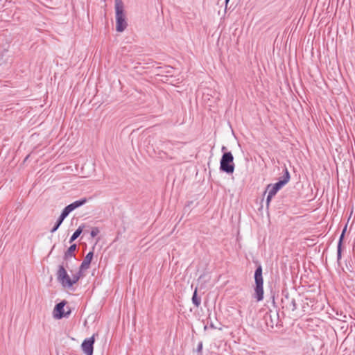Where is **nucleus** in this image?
<instances>
[{
  "label": "nucleus",
  "mask_w": 355,
  "mask_h": 355,
  "mask_svg": "<svg viewBox=\"0 0 355 355\" xmlns=\"http://www.w3.org/2000/svg\"><path fill=\"white\" fill-rule=\"evenodd\" d=\"M254 297L257 302L261 301L263 299V279L262 276V267L259 265L254 271Z\"/></svg>",
  "instance_id": "f257e3e1"
},
{
  "label": "nucleus",
  "mask_w": 355,
  "mask_h": 355,
  "mask_svg": "<svg viewBox=\"0 0 355 355\" xmlns=\"http://www.w3.org/2000/svg\"><path fill=\"white\" fill-rule=\"evenodd\" d=\"M116 11V30L118 32H123L127 27L128 24L123 10V3L121 0H115Z\"/></svg>",
  "instance_id": "f03ea898"
},
{
  "label": "nucleus",
  "mask_w": 355,
  "mask_h": 355,
  "mask_svg": "<svg viewBox=\"0 0 355 355\" xmlns=\"http://www.w3.org/2000/svg\"><path fill=\"white\" fill-rule=\"evenodd\" d=\"M235 165L234 164V156L231 152H225L223 154L220 162V170L227 174L234 173Z\"/></svg>",
  "instance_id": "7ed1b4c3"
},
{
  "label": "nucleus",
  "mask_w": 355,
  "mask_h": 355,
  "mask_svg": "<svg viewBox=\"0 0 355 355\" xmlns=\"http://www.w3.org/2000/svg\"><path fill=\"white\" fill-rule=\"evenodd\" d=\"M282 307L283 309L289 311H294L297 309L296 300L294 295L290 294L288 291L282 292Z\"/></svg>",
  "instance_id": "20e7f679"
},
{
  "label": "nucleus",
  "mask_w": 355,
  "mask_h": 355,
  "mask_svg": "<svg viewBox=\"0 0 355 355\" xmlns=\"http://www.w3.org/2000/svg\"><path fill=\"white\" fill-rule=\"evenodd\" d=\"M57 279L64 287H71V278L63 265L59 266L57 272Z\"/></svg>",
  "instance_id": "39448f33"
},
{
  "label": "nucleus",
  "mask_w": 355,
  "mask_h": 355,
  "mask_svg": "<svg viewBox=\"0 0 355 355\" xmlns=\"http://www.w3.org/2000/svg\"><path fill=\"white\" fill-rule=\"evenodd\" d=\"M66 304L67 301L62 300L55 306L53 314L55 319H62L65 317L67 318L70 315V308L67 307L68 310L67 311H64V306Z\"/></svg>",
  "instance_id": "423d86ee"
},
{
  "label": "nucleus",
  "mask_w": 355,
  "mask_h": 355,
  "mask_svg": "<svg viewBox=\"0 0 355 355\" xmlns=\"http://www.w3.org/2000/svg\"><path fill=\"white\" fill-rule=\"evenodd\" d=\"M87 202L86 198H82L80 200H76L69 205L66 206L62 211V214L64 215L66 217L74 209L76 208L83 205Z\"/></svg>",
  "instance_id": "0eeeda50"
},
{
  "label": "nucleus",
  "mask_w": 355,
  "mask_h": 355,
  "mask_svg": "<svg viewBox=\"0 0 355 355\" xmlns=\"http://www.w3.org/2000/svg\"><path fill=\"white\" fill-rule=\"evenodd\" d=\"M94 336L90 337L89 338L85 339L82 345V349L86 355H92L94 350Z\"/></svg>",
  "instance_id": "6e6552de"
},
{
  "label": "nucleus",
  "mask_w": 355,
  "mask_h": 355,
  "mask_svg": "<svg viewBox=\"0 0 355 355\" xmlns=\"http://www.w3.org/2000/svg\"><path fill=\"white\" fill-rule=\"evenodd\" d=\"M264 319L268 326L273 327L275 324L277 325V324L279 314L277 312H272V311H270L266 313Z\"/></svg>",
  "instance_id": "1a4fd4ad"
},
{
  "label": "nucleus",
  "mask_w": 355,
  "mask_h": 355,
  "mask_svg": "<svg viewBox=\"0 0 355 355\" xmlns=\"http://www.w3.org/2000/svg\"><path fill=\"white\" fill-rule=\"evenodd\" d=\"M94 257V252H89L85 257L83 261L82 262L80 268V270H85L89 268L90 263Z\"/></svg>",
  "instance_id": "9d476101"
},
{
  "label": "nucleus",
  "mask_w": 355,
  "mask_h": 355,
  "mask_svg": "<svg viewBox=\"0 0 355 355\" xmlns=\"http://www.w3.org/2000/svg\"><path fill=\"white\" fill-rule=\"evenodd\" d=\"M279 189H276L273 185L272 184H269L267 187H266V189L265 191V193H266L267 191H268V196L266 198V205H267V207H268L269 205V203L271 200V199L272 198V197L276 195V193L278 192Z\"/></svg>",
  "instance_id": "9b49d317"
},
{
  "label": "nucleus",
  "mask_w": 355,
  "mask_h": 355,
  "mask_svg": "<svg viewBox=\"0 0 355 355\" xmlns=\"http://www.w3.org/2000/svg\"><path fill=\"white\" fill-rule=\"evenodd\" d=\"M345 235L343 234H341L338 240V246H337V262L338 265H340V261L342 257V248L343 244V241L345 238Z\"/></svg>",
  "instance_id": "f8f14e48"
},
{
  "label": "nucleus",
  "mask_w": 355,
  "mask_h": 355,
  "mask_svg": "<svg viewBox=\"0 0 355 355\" xmlns=\"http://www.w3.org/2000/svg\"><path fill=\"white\" fill-rule=\"evenodd\" d=\"M77 249V245L76 244H72L67 250L64 252V259L67 260L69 257H74V252Z\"/></svg>",
  "instance_id": "ddd939ff"
},
{
  "label": "nucleus",
  "mask_w": 355,
  "mask_h": 355,
  "mask_svg": "<svg viewBox=\"0 0 355 355\" xmlns=\"http://www.w3.org/2000/svg\"><path fill=\"white\" fill-rule=\"evenodd\" d=\"M65 218H66V216L61 213V214L60 215V216L58 218L57 221L55 222L54 226L51 230V233H53L55 231H57V230L61 225V224L62 223V222H63V220H64Z\"/></svg>",
  "instance_id": "4468645a"
},
{
  "label": "nucleus",
  "mask_w": 355,
  "mask_h": 355,
  "mask_svg": "<svg viewBox=\"0 0 355 355\" xmlns=\"http://www.w3.org/2000/svg\"><path fill=\"white\" fill-rule=\"evenodd\" d=\"M290 178H291V176H290L289 171H288V168L286 166H284V174L279 178V180L282 182H283L284 184H286L289 182Z\"/></svg>",
  "instance_id": "2eb2a0df"
},
{
  "label": "nucleus",
  "mask_w": 355,
  "mask_h": 355,
  "mask_svg": "<svg viewBox=\"0 0 355 355\" xmlns=\"http://www.w3.org/2000/svg\"><path fill=\"white\" fill-rule=\"evenodd\" d=\"M84 225H80L78 228L73 232L72 236L69 239V243L73 242L83 232Z\"/></svg>",
  "instance_id": "dca6fc26"
},
{
  "label": "nucleus",
  "mask_w": 355,
  "mask_h": 355,
  "mask_svg": "<svg viewBox=\"0 0 355 355\" xmlns=\"http://www.w3.org/2000/svg\"><path fill=\"white\" fill-rule=\"evenodd\" d=\"M192 302L193 304L196 306L198 307L200 305L201 303V299L200 297L198 296V290L197 288H196L193 296H192Z\"/></svg>",
  "instance_id": "f3484780"
},
{
  "label": "nucleus",
  "mask_w": 355,
  "mask_h": 355,
  "mask_svg": "<svg viewBox=\"0 0 355 355\" xmlns=\"http://www.w3.org/2000/svg\"><path fill=\"white\" fill-rule=\"evenodd\" d=\"M83 270H80V268H79V271L73 275V277L71 278V286H73V284H75L77 282H78V280L80 279L81 275H82V272Z\"/></svg>",
  "instance_id": "a211bd4d"
},
{
  "label": "nucleus",
  "mask_w": 355,
  "mask_h": 355,
  "mask_svg": "<svg viewBox=\"0 0 355 355\" xmlns=\"http://www.w3.org/2000/svg\"><path fill=\"white\" fill-rule=\"evenodd\" d=\"M272 185L277 189H281L285 184H284L283 182H282L279 180Z\"/></svg>",
  "instance_id": "6ab92c4d"
},
{
  "label": "nucleus",
  "mask_w": 355,
  "mask_h": 355,
  "mask_svg": "<svg viewBox=\"0 0 355 355\" xmlns=\"http://www.w3.org/2000/svg\"><path fill=\"white\" fill-rule=\"evenodd\" d=\"M98 233H99V230L97 227H94L92 230L90 234H91V236L94 238L96 236H97Z\"/></svg>",
  "instance_id": "aec40b11"
},
{
  "label": "nucleus",
  "mask_w": 355,
  "mask_h": 355,
  "mask_svg": "<svg viewBox=\"0 0 355 355\" xmlns=\"http://www.w3.org/2000/svg\"><path fill=\"white\" fill-rule=\"evenodd\" d=\"M202 342H200L198 345V347H197V349H196V351L198 353H201L202 352Z\"/></svg>",
  "instance_id": "412c9836"
},
{
  "label": "nucleus",
  "mask_w": 355,
  "mask_h": 355,
  "mask_svg": "<svg viewBox=\"0 0 355 355\" xmlns=\"http://www.w3.org/2000/svg\"><path fill=\"white\" fill-rule=\"evenodd\" d=\"M209 327L211 328V329H218V327H216L214 323L212 322H210L209 324ZM219 330H221L222 329L221 328H218Z\"/></svg>",
  "instance_id": "4be33fe9"
},
{
  "label": "nucleus",
  "mask_w": 355,
  "mask_h": 355,
  "mask_svg": "<svg viewBox=\"0 0 355 355\" xmlns=\"http://www.w3.org/2000/svg\"><path fill=\"white\" fill-rule=\"evenodd\" d=\"M227 147H226V146H222V148H221V151H222L223 153H225V152H227Z\"/></svg>",
  "instance_id": "5701e85b"
},
{
  "label": "nucleus",
  "mask_w": 355,
  "mask_h": 355,
  "mask_svg": "<svg viewBox=\"0 0 355 355\" xmlns=\"http://www.w3.org/2000/svg\"><path fill=\"white\" fill-rule=\"evenodd\" d=\"M347 224H346L342 231V233L341 234H345L346 233V231H347Z\"/></svg>",
  "instance_id": "b1692460"
},
{
  "label": "nucleus",
  "mask_w": 355,
  "mask_h": 355,
  "mask_svg": "<svg viewBox=\"0 0 355 355\" xmlns=\"http://www.w3.org/2000/svg\"><path fill=\"white\" fill-rule=\"evenodd\" d=\"M230 0H225V9H227V4Z\"/></svg>",
  "instance_id": "393cba45"
},
{
  "label": "nucleus",
  "mask_w": 355,
  "mask_h": 355,
  "mask_svg": "<svg viewBox=\"0 0 355 355\" xmlns=\"http://www.w3.org/2000/svg\"><path fill=\"white\" fill-rule=\"evenodd\" d=\"M207 325H205V326L204 327V329H205V330H207Z\"/></svg>",
  "instance_id": "a878e982"
}]
</instances>
